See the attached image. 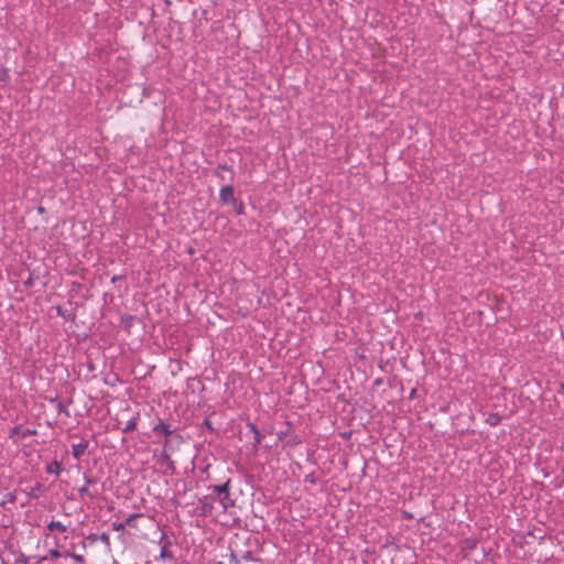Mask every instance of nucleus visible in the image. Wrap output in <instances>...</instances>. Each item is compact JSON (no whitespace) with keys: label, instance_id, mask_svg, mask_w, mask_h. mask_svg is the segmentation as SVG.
I'll list each match as a JSON object with an SVG mask.
<instances>
[{"label":"nucleus","instance_id":"33","mask_svg":"<svg viewBox=\"0 0 564 564\" xmlns=\"http://www.w3.org/2000/svg\"><path fill=\"white\" fill-rule=\"evenodd\" d=\"M48 401L52 403H55L56 405H57V402H59L57 397L50 398Z\"/></svg>","mask_w":564,"mask_h":564},{"label":"nucleus","instance_id":"30","mask_svg":"<svg viewBox=\"0 0 564 564\" xmlns=\"http://www.w3.org/2000/svg\"><path fill=\"white\" fill-rule=\"evenodd\" d=\"M243 212H245V206H243V204H242V203H239V204L236 206V213H237L238 215H241V214H243Z\"/></svg>","mask_w":564,"mask_h":564},{"label":"nucleus","instance_id":"16","mask_svg":"<svg viewBox=\"0 0 564 564\" xmlns=\"http://www.w3.org/2000/svg\"><path fill=\"white\" fill-rule=\"evenodd\" d=\"M134 316L132 315H123L121 316V325L124 329L129 330L133 325Z\"/></svg>","mask_w":564,"mask_h":564},{"label":"nucleus","instance_id":"12","mask_svg":"<svg viewBox=\"0 0 564 564\" xmlns=\"http://www.w3.org/2000/svg\"><path fill=\"white\" fill-rule=\"evenodd\" d=\"M139 416H134L131 420H129L126 424V426L122 429V433L128 434L133 432L137 429Z\"/></svg>","mask_w":564,"mask_h":564},{"label":"nucleus","instance_id":"13","mask_svg":"<svg viewBox=\"0 0 564 564\" xmlns=\"http://www.w3.org/2000/svg\"><path fill=\"white\" fill-rule=\"evenodd\" d=\"M78 494L80 497H89L90 499H94L99 495L98 491H91L87 486L78 488Z\"/></svg>","mask_w":564,"mask_h":564},{"label":"nucleus","instance_id":"2","mask_svg":"<svg viewBox=\"0 0 564 564\" xmlns=\"http://www.w3.org/2000/svg\"><path fill=\"white\" fill-rule=\"evenodd\" d=\"M35 429H22L21 425L13 426L9 432V438L13 442H18L20 438H25L32 435H36Z\"/></svg>","mask_w":564,"mask_h":564},{"label":"nucleus","instance_id":"38","mask_svg":"<svg viewBox=\"0 0 564 564\" xmlns=\"http://www.w3.org/2000/svg\"><path fill=\"white\" fill-rule=\"evenodd\" d=\"M404 517H405L406 519H411V518H412V516H411V514H409V513H406V512H404Z\"/></svg>","mask_w":564,"mask_h":564},{"label":"nucleus","instance_id":"11","mask_svg":"<svg viewBox=\"0 0 564 564\" xmlns=\"http://www.w3.org/2000/svg\"><path fill=\"white\" fill-rule=\"evenodd\" d=\"M47 530L50 532H53V531L66 532L67 531V527L65 524H63L61 521H51L47 524Z\"/></svg>","mask_w":564,"mask_h":564},{"label":"nucleus","instance_id":"32","mask_svg":"<svg viewBox=\"0 0 564 564\" xmlns=\"http://www.w3.org/2000/svg\"><path fill=\"white\" fill-rule=\"evenodd\" d=\"M24 284H25L26 286H32V285H33V279H32V276H30V278L24 282Z\"/></svg>","mask_w":564,"mask_h":564},{"label":"nucleus","instance_id":"1","mask_svg":"<svg viewBox=\"0 0 564 564\" xmlns=\"http://www.w3.org/2000/svg\"><path fill=\"white\" fill-rule=\"evenodd\" d=\"M230 484L231 480L228 478L221 485L208 486L210 494L198 499V509L202 516H209L214 509V502L217 500L223 509L226 511L229 507L234 506V500L230 498Z\"/></svg>","mask_w":564,"mask_h":564},{"label":"nucleus","instance_id":"20","mask_svg":"<svg viewBox=\"0 0 564 564\" xmlns=\"http://www.w3.org/2000/svg\"><path fill=\"white\" fill-rule=\"evenodd\" d=\"M64 555L74 558L79 564H84L85 563V557L83 555H80V554L70 553V552L66 551L64 553Z\"/></svg>","mask_w":564,"mask_h":564},{"label":"nucleus","instance_id":"25","mask_svg":"<svg viewBox=\"0 0 564 564\" xmlns=\"http://www.w3.org/2000/svg\"><path fill=\"white\" fill-rule=\"evenodd\" d=\"M84 480H85V486H87V487L93 486L97 482V479L95 477H91V476L87 475L86 473L84 474Z\"/></svg>","mask_w":564,"mask_h":564},{"label":"nucleus","instance_id":"29","mask_svg":"<svg viewBox=\"0 0 564 564\" xmlns=\"http://www.w3.org/2000/svg\"><path fill=\"white\" fill-rule=\"evenodd\" d=\"M29 557L24 554H21L20 557L17 560V564H28Z\"/></svg>","mask_w":564,"mask_h":564},{"label":"nucleus","instance_id":"22","mask_svg":"<svg viewBox=\"0 0 564 564\" xmlns=\"http://www.w3.org/2000/svg\"><path fill=\"white\" fill-rule=\"evenodd\" d=\"M167 545H169V543H167L166 545H164V546L162 547V550H161V554H160V556H161L162 558H173V554H172V552L169 550V546H167Z\"/></svg>","mask_w":564,"mask_h":564},{"label":"nucleus","instance_id":"23","mask_svg":"<svg viewBox=\"0 0 564 564\" xmlns=\"http://www.w3.org/2000/svg\"><path fill=\"white\" fill-rule=\"evenodd\" d=\"M142 514L141 513H131L127 517V519L124 520L123 523H126V525H132L133 521L138 518H141Z\"/></svg>","mask_w":564,"mask_h":564},{"label":"nucleus","instance_id":"15","mask_svg":"<svg viewBox=\"0 0 564 564\" xmlns=\"http://www.w3.org/2000/svg\"><path fill=\"white\" fill-rule=\"evenodd\" d=\"M72 402H73V401H72V399H69V400L67 401V403H64V402H62V401H61V402H57V405H56L57 412H58V413H64L66 416H68V417H69V416H70V414H69V411H68L67 406H68L69 404H72Z\"/></svg>","mask_w":564,"mask_h":564},{"label":"nucleus","instance_id":"7","mask_svg":"<svg viewBox=\"0 0 564 564\" xmlns=\"http://www.w3.org/2000/svg\"><path fill=\"white\" fill-rule=\"evenodd\" d=\"M87 539L91 542V543H95L97 541H101L102 543H105L107 546H110V538H109V534L106 533V532H102L101 534H95V533H91L87 536Z\"/></svg>","mask_w":564,"mask_h":564},{"label":"nucleus","instance_id":"41","mask_svg":"<svg viewBox=\"0 0 564 564\" xmlns=\"http://www.w3.org/2000/svg\"><path fill=\"white\" fill-rule=\"evenodd\" d=\"M232 561L235 562V564H238L237 558L234 555H232Z\"/></svg>","mask_w":564,"mask_h":564},{"label":"nucleus","instance_id":"27","mask_svg":"<svg viewBox=\"0 0 564 564\" xmlns=\"http://www.w3.org/2000/svg\"><path fill=\"white\" fill-rule=\"evenodd\" d=\"M124 528H126V523H123V522H113L112 523V529L115 531H123Z\"/></svg>","mask_w":564,"mask_h":564},{"label":"nucleus","instance_id":"36","mask_svg":"<svg viewBox=\"0 0 564 564\" xmlns=\"http://www.w3.org/2000/svg\"><path fill=\"white\" fill-rule=\"evenodd\" d=\"M299 443H300V440L292 438V444H299Z\"/></svg>","mask_w":564,"mask_h":564},{"label":"nucleus","instance_id":"17","mask_svg":"<svg viewBox=\"0 0 564 564\" xmlns=\"http://www.w3.org/2000/svg\"><path fill=\"white\" fill-rule=\"evenodd\" d=\"M221 171H230V167L227 164H218V166L215 171V175L219 180L225 181V175H224V173H221Z\"/></svg>","mask_w":564,"mask_h":564},{"label":"nucleus","instance_id":"19","mask_svg":"<svg viewBox=\"0 0 564 564\" xmlns=\"http://www.w3.org/2000/svg\"><path fill=\"white\" fill-rule=\"evenodd\" d=\"M83 288H84V285H83L80 282H78V281H74V282H72V284H70V291H69L70 295L78 294V293H79V291H80Z\"/></svg>","mask_w":564,"mask_h":564},{"label":"nucleus","instance_id":"34","mask_svg":"<svg viewBox=\"0 0 564 564\" xmlns=\"http://www.w3.org/2000/svg\"><path fill=\"white\" fill-rule=\"evenodd\" d=\"M381 383H382V380H381V379H376V380H375V384H376V386H379V384H381Z\"/></svg>","mask_w":564,"mask_h":564},{"label":"nucleus","instance_id":"4","mask_svg":"<svg viewBox=\"0 0 564 564\" xmlns=\"http://www.w3.org/2000/svg\"><path fill=\"white\" fill-rule=\"evenodd\" d=\"M153 432L156 434H162L165 437H169V436H172L175 434V430L171 429V425L166 424L162 420H160L159 423L153 427Z\"/></svg>","mask_w":564,"mask_h":564},{"label":"nucleus","instance_id":"5","mask_svg":"<svg viewBox=\"0 0 564 564\" xmlns=\"http://www.w3.org/2000/svg\"><path fill=\"white\" fill-rule=\"evenodd\" d=\"M247 429L249 433L253 435V448L257 451L262 441V434L257 427V425L252 422H247Z\"/></svg>","mask_w":564,"mask_h":564},{"label":"nucleus","instance_id":"10","mask_svg":"<svg viewBox=\"0 0 564 564\" xmlns=\"http://www.w3.org/2000/svg\"><path fill=\"white\" fill-rule=\"evenodd\" d=\"M45 470H46L47 474H53V475L58 476L61 474V470H62L61 463H58L57 460H53L52 463H50L46 466Z\"/></svg>","mask_w":564,"mask_h":564},{"label":"nucleus","instance_id":"26","mask_svg":"<svg viewBox=\"0 0 564 564\" xmlns=\"http://www.w3.org/2000/svg\"><path fill=\"white\" fill-rule=\"evenodd\" d=\"M203 426L205 429H207L210 433H214L215 432V429L213 427V423L210 420L208 419H205L204 422H203Z\"/></svg>","mask_w":564,"mask_h":564},{"label":"nucleus","instance_id":"35","mask_svg":"<svg viewBox=\"0 0 564 564\" xmlns=\"http://www.w3.org/2000/svg\"><path fill=\"white\" fill-rule=\"evenodd\" d=\"M299 443H300V440L292 438V444H299Z\"/></svg>","mask_w":564,"mask_h":564},{"label":"nucleus","instance_id":"28","mask_svg":"<svg viewBox=\"0 0 564 564\" xmlns=\"http://www.w3.org/2000/svg\"><path fill=\"white\" fill-rule=\"evenodd\" d=\"M289 430H290V423L288 422V430L286 431H279L278 432V438L279 440H283L288 435Z\"/></svg>","mask_w":564,"mask_h":564},{"label":"nucleus","instance_id":"39","mask_svg":"<svg viewBox=\"0 0 564 564\" xmlns=\"http://www.w3.org/2000/svg\"><path fill=\"white\" fill-rule=\"evenodd\" d=\"M246 558H251L250 552H247L245 555Z\"/></svg>","mask_w":564,"mask_h":564},{"label":"nucleus","instance_id":"9","mask_svg":"<svg viewBox=\"0 0 564 564\" xmlns=\"http://www.w3.org/2000/svg\"><path fill=\"white\" fill-rule=\"evenodd\" d=\"M167 446V440L164 444V451L159 459L160 464H166L170 468L174 469V462L171 459L170 455L166 453L165 448Z\"/></svg>","mask_w":564,"mask_h":564},{"label":"nucleus","instance_id":"21","mask_svg":"<svg viewBox=\"0 0 564 564\" xmlns=\"http://www.w3.org/2000/svg\"><path fill=\"white\" fill-rule=\"evenodd\" d=\"M15 495L12 494V492H8L6 496H4V500L2 502H0V506L3 507L6 503H14L15 502Z\"/></svg>","mask_w":564,"mask_h":564},{"label":"nucleus","instance_id":"18","mask_svg":"<svg viewBox=\"0 0 564 564\" xmlns=\"http://www.w3.org/2000/svg\"><path fill=\"white\" fill-rule=\"evenodd\" d=\"M56 313H57L58 316L63 317L66 321H74L75 319V315L74 314H66V312L61 306L56 307Z\"/></svg>","mask_w":564,"mask_h":564},{"label":"nucleus","instance_id":"3","mask_svg":"<svg viewBox=\"0 0 564 564\" xmlns=\"http://www.w3.org/2000/svg\"><path fill=\"white\" fill-rule=\"evenodd\" d=\"M219 199L223 204L236 203L234 187L231 185H225L220 188Z\"/></svg>","mask_w":564,"mask_h":564},{"label":"nucleus","instance_id":"37","mask_svg":"<svg viewBox=\"0 0 564 564\" xmlns=\"http://www.w3.org/2000/svg\"><path fill=\"white\" fill-rule=\"evenodd\" d=\"M414 394H415V389H413V390L411 391L410 399H412Z\"/></svg>","mask_w":564,"mask_h":564},{"label":"nucleus","instance_id":"40","mask_svg":"<svg viewBox=\"0 0 564 564\" xmlns=\"http://www.w3.org/2000/svg\"><path fill=\"white\" fill-rule=\"evenodd\" d=\"M306 478H307V479H310V481H311V482H313V484L315 482V480L313 479V477L307 476Z\"/></svg>","mask_w":564,"mask_h":564},{"label":"nucleus","instance_id":"24","mask_svg":"<svg viewBox=\"0 0 564 564\" xmlns=\"http://www.w3.org/2000/svg\"><path fill=\"white\" fill-rule=\"evenodd\" d=\"M62 555H64V554L61 553L58 550L53 549V550H50L48 556L44 557L43 560H46V558L55 560V558L61 557Z\"/></svg>","mask_w":564,"mask_h":564},{"label":"nucleus","instance_id":"8","mask_svg":"<svg viewBox=\"0 0 564 564\" xmlns=\"http://www.w3.org/2000/svg\"><path fill=\"white\" fill-rule=\"evenodd\" d=\"M44 492V486L41 482H36L31 490L28 492V496L32 499H37Z\"/></svg>","mask_w":564,"mask_h":564},{"label":"nucleus","instance_id":"14","mask_svg":"<svg viewBox=\"0 0 564 564\" xmlns=\"http://www.w3.org/2000/svg\"><path fill=\"white\" fill-rule=\"evenodd\" d=\"M500 422L501 416L498 413H490L486 419V423L490 426H497Z\"/></svg>","mask_w":564,"mask_h":564},{"label":"nucleus","instance_id":"31","mask_svg":"<svg viewBox=\"0 0 564 564\" xmlns=\"http://www.w3.org/2000/svg\"><path fill=\"white\" fill-rule=\"evenodd\" d=\"M123 279H124V275H113V276L111 278V282H112V283H116V282H118V281H120V280H123Z\"/></svg>","mask_w":564,"mask_h":564},{"label":"nucleus","instance_id":"6","mask_svg":"<svg viewBox=\"0 0 564 564\" xmlns=\"http://www.w3.org/2000/svg\"><path fill=\"white\" fill-rule=\"evenodd\" d=\"M88 446H89V442L87 440H83L80 443L74 444L72 446V454H73L74 458L80 459L82 456L85 455Z\"/></svg>","mask_w":564,"mask_h":564}]
</instances>
